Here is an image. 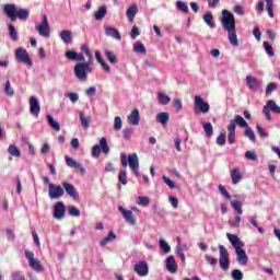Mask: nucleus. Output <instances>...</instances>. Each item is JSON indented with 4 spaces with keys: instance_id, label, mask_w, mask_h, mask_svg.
Here are the masks:
<instances>
[{
    "instance_id": "1",
    "label": "nucleus",
    "mask_w": 280,
    "mask_h": 280,
    "mask_svg": "<svg viewBox=\"0 0 280 280\" xmlns=\"http://www.w3.org/2000/svg\"><path fill=\"white\" fill-rule=\"evenodd\" d=\"M221 25L223 30L228 32V38L233 45V47H240V42L237 40V31L235 30V15L231 11L224 9L222 11Z\"/></svg>"
},
{
    "instance_id": "2",
    "label": "nucleus",
    "mask_w": 280,
    "mask_h": 280,
    "mask_svg": "<svg viewBox=\"0 0 280 280\" xmlns=\"http://www.w3.org/2000/svg\"><path fill=\"white\" fill-rule=\"evenodd\" d=\"M2 12L11 23H14L16 19H19V21H27L30 19V10L23 8L16 9V4L14 3L4 4Z\"/></svg>"
},
{
    "instance_id": "3",
    "label": "nucleus",
    "mask_w": 280,
    "mask_h": 280,
    "mask_svg": "<svg viewBox=\"0 0 280 280\" xmlns=\"http://www.w3.org/2000/svg\"><path fill=\"white\" fill-rule=\"evenodd\" d=\"M226 237L235 249L238 264L241 266H246L248 264V255H246V250H244V241L240 240L237 235L231 233H226Z\"/></svg>"
},
{
    "instance_id": "4",
    "label": "nucleus",
    "mask_w": 280,
    "mask_h": 280,
    "mask_svg": "<svg viewBox=\"0 0 280 280\" xmlns=\"http://www.w3.org/2000/svg\"><path fill=\"white\" fill-rule=\"evenodd\" d=\"M120 161L122 167H130V170L133 172L135 176L139 178L141 176V173H139V156L137 153H131L129 155H126V153L120 154Z\"/></svg>"
},
{
    "instance_id": "5",
    "label": "nucleus",
    "mask_w": 280,
    "mask_h": 280,
    "mask_svg": "<svg viewBox=\"0 0 280 280\" xmlns=\"http://www.w3.org/2000/svg\"><path fill=\"white\" fill-rule=\"evenodd\" d=\"M91 61L88 62H78L74 66V75L78 80H81V82H86L89 73L93 71V68H91Z\"/></svg>"
},
{
    "instance_id": "6",
    "label": "nucleus",
    "mask_w": 280,
    "mask_h": 280,
    "mask_svg": "<svg viewBox=\"0 0 280 280\" xmlns=\"http://www.w3.org/2000/svg\"><path fill=\"white\" fill-rule=\"evenodd\" d=\"M15 58L19 60V62H22L23 65H26L30 69L34 67V62L32 61V58H30V52L23 47H20L15 50Z\"/></svg>"
},
{
    "instance_id": "7",
    "label": "nucleus",
    "mask_w": 280,
    "mask_h": 280,
    "mask_svg": "<svg viewBox=\"0 0 280 280\" xmlns=\"http://www.w3.org/2000/svg\"><path fill=\"white\" fill-rule=\"evenodd\" d=\"M219 265L221 270H228L231 266V261L229 260V250L224 245H219Z\"/></svg>"
},
{
    "instance_id": "8",
    "label": "nucleus",
    "mask_w": 280,
    "mask_h": 280,
    "mask_svg": "<svg viewBox=\"0 0 280 280\" xmlns=\"http://www.w3.org/2000/svg\"><path fill=\"white\" fill-rule=\"evenodd\" d=\"M25 257L28 260L30 267L36 272H43L44 268L39 260L34 258V252L25 250Z\"/></svg>"
},
{
    "instance_id": "9",
    "label": "nucleus",
    "mask_w": 280,
    "mask_h": 280,
    "mask_svg": "<svg viewBox=\"0 0 280 280\" xmlns=\"http://www.w3.org/2000/svg\"><path fill=\"white\" fill-rule=\"evenodd\" d=\"M48 196L50 200H58V198L65 196V189L56 184H49Z\"/></svg>"
},
{
    "instance_id": "10",
    "label": "nucleus",
    "mask_w": 280,
    "mask_h": 280,
    "mask_svg": "<svg viewBox=\"0 0 280 280\" xmlns=\"http://www.w3.org/2000/svg\"><path fill=\"white\" fill-rule=\"evenodd\" d=\"M67 214V206L62 201H58L54 206V218L56 220H62L65 215Z\"/></svg>"
},
{
    "instance_id": "11",
    "label": "nucleus",
    "mask_w": 280,
    "mask_h": 280,
    "mask_svg": "<svg viewBox=\"0 0 280 280\" xmlns=\"http://www.w3.org/2000/svg\"><path fill=\"white\" fill-rule=\"evenodd\" d=\"M66 194L70 196L73 200H80V195L78 194V189H75V186L69 182H62L61 183Z\"/></svg>"
},
{
    "instance_id": "12",
    "label": "nucleus",
    "mask_w": 280,
    "mask_h": 280,
    "mask_svg": "<svg viewBox=\"0 0 280 280\" xmlns=\"http://www.w3.org/2000/svg\"><path fill=\"white\" fill-rule=\"evenodd\" d=\"M133 270L135 272H137V275H139V277H148V275L150 273L148 262L144 260H141L138 264H136Z\"/></svg>"
},
{
    "instance_id": "13",
    "label": "nucleus",
    "mask_w": 280,
    "mask_h": 280,
    "mask_svg": "<svg viewBox=\"0 0 280 280\" xmlns=\"http://www.w3.org/2000/svg\"><path fill=\"white\" fill-rule=\"evenodd\" d=\"M118 211L122 214V218L126 220V222H128V224H131V226L137 224V219L131 210H126V208L120 206L118 207Z\"/></svg>"
},
{
    "instance_id": "14",
    "label": "nucleus",
    "mask_w": 280,
    "mask_h": 280,
    "mask_svg": "<svg viewBox=\"0 0 280 280\" xmlns=\"http://www.w3.org/2000/svg\"><path fill=\"white\" fill-rule=\"evenodd\" d=\"M195 108H198L200 113L207 114L211 106L201 96L197 95L195 96Z\"/></svg>"
},
{
    "instance_id": "15",
    "label": "nucleus",
    "mask_w": 280,
    "mask_h": 280,
    "mask_svg": "<svg viewBox=\"0 0 280 280\" xmlns=\"http://www.w3.org/2000/svg\"><path fill=\"white\" fill-rule=\"evenodd\" d=\"M30 106H31V115L38 117V115H40V103L38 102V98H36V96L30 97Z\"/></svg>"
},
{
    "instance_id": "16",
    "label": "nucleus",
    "mask_w": 280,
    "mask_h": 280,
    "mask_svg": "<svg viewBox=\"0 0 280 280\" xmlns=\"http://www.w3.org/2000/svg\"><path fill=\"white\" fill-rule=\"evenodd\" d=\"M246 84L250 91H259V86H261V82L257 80L255 77L247 75L246 77Z\"/></svg>"
},
{
    "instance_id": "17",
    "label": "nucleus",
    "mask_w": 280,
    "mask_h": 280,
    "mask_svg": "<svg viewBox=\"0 0 280 280\" xmlns=\"http://www.w3.org/2000/svg\"><path fill=\"white\" fill-rule=\"evenodd\" d=\"M66 165H68V167H73L74 170H79L81 174H86V170L82 167V164L78 163L69 155L66 156Z\"/></svg>"
},
{
    "instance_id": "18",
    "label": "nucleus",
    "mask_w": 280,
    "mask_h": 280,
    "mask_svg": "<svg viewBox=\"0 0 280 280\" xmlns=\"http://www.w3.org/2000/svg\"><path fill=\"white\" fill-rule=\"evenodd\" d=\"M139 12V7L137 4H132L127 9L126 16L129 23H135V16H137Z\"/></svg>"
},
{
    "instance_id": "19",
    "label": "nucleus",
    "mask_w": 280,
    "mask_h": 280,
    "mask_svg": "<svg viewBox=\"0 0 280 280\" xmlns=\"http://www.w3.org/2000/svg\"><path fill=\"white\" fill-rule=\"evenodd\" d=\"M166 269L172 273L178 272V264H176L174 256H168L166 258Z\"/></svg>"
},
{
    "instance_id": "20",
    "label": "nucleus",
    "mask_w": 280,
    "mask_h": 280,
    "mask_svg": "<svg viewBox=\"0 0 280 280\" xmlns=\"http://www.w3.org/2000/svg\"><path fill=\"white\" fill-rule=\"evenodd\" d=\"M128 121L131 126H139L141 121V116L139 115V109H133L128 116Z\"/></svg>"
},
{
    "instance_id": "21",
    "label": "nucleus",
    "mask_w": 280,
    "mask_h": 280,
    "mask_svg": "<svg viewBox=\"0 0 280 280\" xmlns=\"http://www.w3.org/2000/svg\"><path fill=\"white\" fill-rule=\"evenodd\" d=\"M230 124H234V129L236 126H240L241 128H248V122L241 115H235L234 119H232Z\"/></svg>"
},
{
    "instance_id": "22",
    "label": "nucleus",
    "mask_w": 280,
    "mask_h": 280,
    "mask_svg": "<svg viewBox=\"0 0 280 280\" xmlns=\"http://www.w3.org/2000/svg\"><path fill=\"white\" fill-rule=\"evenodd\" d=\"M95 58L96 61L100 62L101 67L104 69L105 73H110V66L104 61V58L102 57V52L100 50L95 51Z\"/></svg>"
},
{
    "instance_id": "23",
    "label": "nucleus",
    "mask_w": 280,
    "mask_h": 280,
    "mask_svg": "<svg viewBox=\"0 0 280 280\" xmlns=\"http://www.w3.org/2000/svg\"><path fill=\"white\" fill-rule=\"evenodd\" d=\"M105 34L106 36H112V38H116V40H121V33H119L117 28L113 26H106Z\"/></svg>"
},
{
    "instance_id": "24",
    "label": "nucleus",
    "mask_w": 280,
    "mask_h": 280,
    "mask_svg": "<svg viewBox=\"0 0 280 280\" xmlns=\"http://www.w3.org/2000/svg\"><path fill=\"white\" fill-rule=\"evenodd\" d=\"M60 38L66 45H70V43H73V33L71 31L63 30L60 32Z\"/></svg>"
},
{
    "instance_id": "25",
    "label": "nucleus",
    "mask_w": 280,
    "mask_h": 280,
    "mask_svg": "<svg viewBox=\"0 0 280 280\" xmlns=\"http://www.w3.org/2000/svg\"><path fill=\"white\" fill-rule=\"evenodd\" d=\"M228 143H230V145H233V143H235V122L228 126Z\"/></svg>"
},
{
    "instance_id": "26",
    "label": "nucleus",
    "mask_w": 280,
    "mask_h": 280,
    "mask_svg": "<svg viewBox=\"0 0 280 280\" xmlns=\"http://www.w3.org/2000/svg\"><path fill=\"white\" fill-rule=\"evenodd\" d=\"M203 21L206 25L210 27V30H215V22H213V13H211V11L206 12L203 15Z\"/></svg>"
},
{
    "instance_id": "27",
    "label": "nucleus",
    "mask_w": 280,
    "mask_h": 280,
    "mask_svg": "<svg viewBox=\"0 0 280 280\" xmlns=\"http://www.w3.org/2000/svg\"><path fill=\"white\" fill-rule=\"evenodd\" d=\"M231 178L233 185H237V183L242 180V172L240 171V168L235 167L231 171Z\"/></svg>"
},
{
    "instance_id": "28",
    "label": "nucleus",
    "mask_w": 280,
    "mask_h": 280,
    "mask_svg": "<svg viewBox=\"0 0 280 280\" xmlns=\"http://www.w3.org/2000/svg\"><path fill=\"white\" fill-rule=\"evenodd\" d=\"M8 30L11 40H13V43L19 42V32L16 31V27H14V24L10 23Z\"/></svg>"
},
{
    "instance_id": "29",
    "label": "nucleus",
    "mask_w": 280,
    "mask_h": 280,
    "mask_svg": "<svg viewBox=\"0 0 280 280\" xmlns=\"http://www.w3.org/2000/svg\"><path fill=\"white\" fill-rule=\"evenodd\" d=\"M156 121L162 124V126H167V121H170V114L167 112H161L156 115Z\"/></svg>"
},
{
    "instance_id": "30",
    "label": "nucleus",
    "mask_w": 280,
    "mask_h": 280,
    "mask_svg": "<svg viewBox=\"0 0 280 280\" xmlns=\"http://www.w3.org/2000/svg\"><path fill=\"white\" fill-rule=\"evenodd\" d=\"M113 240H117V235L115 234V232L109 231L108 235L100 241V246L104 248V246H106V244H109V242H113Z\"/></svg>"
},
{
    "instance_id": "31",
    "label": "nucleus",
    "mask_w": 280,
    "mask_h": 280,
    "mask_svg": "<svg viewBox=\"0 0 280 280\" xmlns=\"http://www.w3.org/2000/svg\"><path fill=\"white\" fill-rule=\"evenodd\" d=\"M158 102L162 106H167V104H170V102H172V98L167 94L159 92L158 93Z\"/></svg>"
},
{
    "instance_id": "32",
    "label": "nucleus",
    "mask_w": 280,
    "mask_h": 280,
    "mask_svg": "<svg viewBox=\"0 0 280 280\" xmlns=\"http://www.w3.org/2000/svg\"><path fill=\"white\" fill-rule=\"evenodd\" d=\"M107 9L106 5H102L98 8V10L94 13V19L96 21H102V19H104V16H106L107 14Z\"/></svg>"
},
{
    "instance_id": "33",
    "label": "nucleus",
    "mask_w": 280,
    "mask_h": 280,
    "mask_svg": "<svg viewBox=\"0 0 280 280\" xmlns=\"http://www.w3.org/2000/svg\"><path fill=\"white\" fill-rule=\"evenodd\" d=\"M47 121L52 130H56V132H60V124L56 121V119H54V116L47 115Z\"/></svg>"
},
{
    "instance_id": "34",
    "label": "nucleus",
    "mask_w": 280,
    "mask_h": 280,
    "mask_svg": "<svg viewBox=\"0 0 280 280\" xmlns=\"http://www.w3.org/2000/svg\"><path fill=\"white\" fill-rule=\"evenodd\" d=\"M36 30H37L39 36H45L46 38H49L50 32H51L49 26H43L39 24L36 26Z\"/></svg>"
},
{
    "instance_id": "35",
    "label": "nucleus",
    "mask_w": 280,
    "mask_h": 280,
    "mask_svg": "<svg viewBox=\"0 0 280 280\" xmlns=\"http://www.w3.org/2000/svg\"><path fill=\"white\" fill-rule=\"evenodd\" d=\"M4 95L8 97H14V89H12V84L10 83V80H7L4 83Z\"/></svg>"
},
{
    "instance_id": "36",
    "label": "nucleus",
    "mask_w": 280,
    "mask_h": 280,
    "mask_svg": "<svg viewBox=\"0 0 280 280\" xmlns=\"http://www.w3.org/2000/svg\"><path fill=\"white\" fill-rule=\"evenodd\" d=\"M79 117H80L81 126L83 128H89V126H91V117H85L84 112H79Z\"/></svg>"
},
{
    "instance_id": "37",
    "label": "nucleus",
    "mask_w": 280,
    "mask_h": 280,
    "mask_svg": "<svg viewBox=\"0 0 280 280\" xmlns=\"http://www.w3.org/2000/svg\"><path fill=\"white\" fill-rule=\"evenodd\" d=\"M81 50L84 51L85 56L88 57V62L93 63L95 59L93 58V54L91 52V48L88 45H82Z\"/></svg>"
},
{
    "instance_id": "38",
    "label": "nucleus",
    "mask_w": 280,
    "mask_h": 280,
    "mask_svg": "<svg viewBox=\"0 0 280 280\" xmlns=\"http://www.w3.org/2000/svg\"><path fill=\"white\" fill-rule=\"evenodd\" d=\"M267 12L270 19H275V0H266Z\"/></svg>"
},
{
    "instance_id": "39",
    "label": "nucleus",
    "mask_w": 280,
    "mask_h": 280,
    "mask_svg": "<svg viewBox=\"0 0 280 280\" xmlns=\"http://www.w3.org/2000/svg\"><path fill=\"white\" fill-rule=\"evenodd\" d=\"M267 107L271 110V113H277V115H280V107L273 100H269L267 102Z\"/></svg>"
},
{
    "instance_id": "40",
    "label": "nucleus",
    "mask_w": 280,
    "mask_h": 280,
    "mask_svg": "<svg viewBox=\"0 0 280 280\" xmlns=\"http://www.w3.org/2000/svg\"><path fill=\"white\" fill-rule=\"evenodd\" d=\"M105 56L107 60L110 62V65H117V55L113 52L112 50H105Z\"/></svg>"
},
{
    "instance_id": "41",
    "label": "nucleus",
    "mask_w": 280,
    "mask_h": 280,
    "mask_svg": "<svg viewBox=\"0 0 280 280\" xmlns=\"http://www.w3.org/2000/svg\"><path fill=\"white\" fill-rule=\"evenodd\" d=\"M100 145L101 151H103V154H108L110 152V148L108 147V141L106 140V138H101Z\"/></svg>"
},
{
    "instance_id": "42",
    "label": "nucleus",
    "mask_w": 280,
    "mask_h": 280,
    "mask_svg": "<svg viewBox=\"0 0 280 280\" xmlns=\"http://www.w3.org/2000/svg\"><path fill=\"white\" fill-rule=\"evenodd\" d=\"M244 135L245 137H248L249 140H252L253 143H257V136H255V131L250 127H245Z\"/></svg>"
},
{
    "instance_id": "43",
    "label": "nucleus",
    "mask_w": 280,
    "mask_h": 280,
    "mask_svg": "<svg viewBox=\"0 0 280 280\" xmlns=\"http://www.w3.org/2000/svg\"><path fill=\"white\" fill-rule=\"evenodd\" d=\"M231 207L238 213V215H242V201L240 200H231Z\"/></svg>"
},
{
    "instance_id": "44",
    "label": "nucleus",
    "mask_w": 280,
    "mask_h": 280,
    "mask_svg": "<svg viewBox=\"0 0 280 280\" xmlns=\"http://www.w3.org/2000/svg\"><path fill=\"white\" fill-rule=\"evenodd\" d=\"M133 51H136V54H145V46L141 42H136L133 44Z\"/></svg>"
},
{
    "instance_id": "45",
    "label": "nucleus",
    "mask_w": 280,
    "mask_h": 280,
    "mask_svg": "<svg viewBox=\"0 0 280 280\" xmlns=\"http://www.w3.org/2000/svg\"><path fill=\"white\" fill-rule=\"evenodd\" d=\"M8 152L11 154V156H16L18 159L21 158V150L18 149L15 144H11L8 149Z\"/></svg>"
},
{
    "instance_id": "46",
    "label": "nucleus",
    "mask_w": 280,
    "mask_h": 280,
    "mask_svg": "<svg viewBox=\"0 0 280 280\" xmlns=\"http://www.w3.org/2000/svg\"><path fill=\"white\" fill-rule=\"evenodd\" d=\"M264 49L267 51V55L269 58H272L275 56V48H272V45H270L268 42H264Z\"/></svg>"
},
{
    "instance_id": "47",
    "label": "nucleus",
    "mask_w": 280,
    "mask_h": 280,
    "mask_svg": "<svg viewBox=\"0 0 280 280\" xmlns=\"http://www.w3.org/2000/svg\"><path fill=\"white\" fill-rule=\"evenodd\" d=\"M68 213L69 215H72V218H80V209H78L75 206L68 207Z\"/></svg>"
},
{
    "instance_id": "48",
    "label": "nucleus",
    "mask_w": 280,
    "mask_h": 280,
    "mask_svg": "<svg viewBox=\"0 0 280 280\" xmlns=\"http://www.w3.org/2000/svg\"><path fill=\"white\" fill-rule=\"evenodd\" d=\"M203 130L207 137H213V125L211 122H205Z\"/></svg>"
},
{
    "instance_id": "49",
    "label": "nucleus",
    "mask_w": 280,
    "mask_h": 280,
    "mask_svg": "<svg viewBox=\"0 0 280 280\" xmlns=\"http://www.w3.org/2000/svg\"><path fill=\"white\" fill-rule=\"evenodd\" d=\"M176 8L180 12H184V14H187V12H189V7L187 5V3L183 2V1H177L176 2Z\"/></svg>"
},
{
    "instance_id": "50",
    "label": "nucleus",
    "mask_w": 280,
    "mask_h": 280,
    "mask_svg": "<svg viewBox=\"0 0 280 280\" xmlns=\"http://www.w3.org/2000/svg\"><path fill=\"white\" fill-rule=\"evenodd\" d=\"M256 130L260 139H268V131H266V128L261 127L260 125H256Z\"/></svg>"
},
{
    "instance_id": "51",
    "label": "nucleus",
    "mask_w": 280,
    "mask_h": 280,
    "mask_svg": "<svg viewBox=\"0 0 280 280\" xmlns=\"http://www.w3.org/2000/svg\"><path fill=\"white\" fill-rule=\"evenodd\" d=\"M118 180L119 183H121V185H128V177H127L126 170L119 172Z\"/></svg>"
},
{
    "instance_id": "52",
    "label": "nucleus",
    "mask_w": 280,
    "mask_h": 280,
    "mask_svg": "<svg viewBox=\"0 0 280 280\" xmlns=\"http://www.w3.org/2000/svg\"><path fill=\"white\" fill-rule=\"evenodd\" d=\"M232 279L233 280H243L244 273L240 269H234V270H232Z\"/></svg>"
},
{
    "instance_id": "53",
    "label": "nucleus",
    "mask_w": 280,
    "mask_h": 280,
    "mask_svg": "<svg viewBox=\"0 0 280 280\" xmlns=\"http://www.w3.org/2000/svg\"><path fill=\"white\" fill-rule=\"evenodd\" d=\"M137 203L141 207H148V205H150V198L147 196H140L137 200Z\"/></svg>"
},
{
    "instance_id": "54",
    "label": "nucleus",
    "mask_w": 280,
    "mask_h": 280,
    "mask_svg": "<svg viewBox=\"0 0 280 280\" xmlns=\"http://www.w3.org/2000/svg\"><path fill=\"white\" fill-rule=\"evenodd\" d=\"M121 126H124V121L121 120V117L116 116L114 119V130L116 131L121 130Z\"/></svg>"
},
{
    "instance_id": "55",
    "label": "nucleus",
    "mask_w": 280,
    "mask_h": 280,
    "mask_svg": "<svg viewBox=\"0 0 280 280\" xmlns=\"http://www.w3.org/2000/svg\"><path fill=\"white\" fill-rule=\"evenodd\" d=\"M162 180L170 187V189H176V183L174 180L170 179V177L163 175Z\"/></svg>"
},
{
    "instance_id": "56",
    "label": "nucleus",
    "mask_w": 280,
    "mask_h": 280,
    "mask_svg": "<svg viewBox=\"0 0 280 280\" xmlns=\"http://www.w3.org/2000/svg\"><path fill=\"white\" fill-rule=\"evenodd\" d=\"M218 145H225L226 144V132H221L217 138Z\"/></svg>"
},
{
    "instance_id": "57",
    "label": "nucleus",
    "mask_w": 280,
    "mask_h": 280,
    "mask_svg": "<svg viewBox=\"0 0 280 280\" xmlns=\"http://www.w3.org/2000/svg\"><path fill=\"white\" fill-rule=\"evenodd\" d=\"M160 248H162L163 253H170L172 250V247H170V244L165 242V240H160Z\"/></svg>"
},
{
    "instance_id": "58",
    "label": "nucleus",
    "mask_w": 280,
    "mask_h": 280,
    "mask_svg": "<svg viewBox=\"0 0 280 280\" xmlns=\"http://www.w3.org/2000/svg\"><path fill=\"white\" fill-rule=\"evenodd\" d=\"M100 154H102V148L100 147V144H95L92 148V156H94V159H98Z\"/></svg>"
},
{
    "instance_id": "59",
    "label": "nucleus",
    "mask_w": 280,
    "mask_h": 280,
    "mask_svg": "<svg viewBox=\"0 0 280 280\" xmlns=\"http://www.w3.org/2000/svg\"><path fill=\"white\" fill-rule=\"evenodd\" d=\"M272 91H277V83L275 82H271L267 85L265 93L266 95H271Z\"/></svg>"
},
{
    "instance_id": "60",
    "label": "nucleus",
    "mask_w": 280,
    "mask_h": 280,
    "mask_svg": "<svg viewBox=\"0 0 280 280\" xmlns=\"http://www.w3.org/2000/svg\"><path fill=\"white\" fill-rule=\"evenodd\" d=\"M240 222H242V217L236 215V217H234V220L229 221V224H230V226L237 228V226H240Z\"/></svg>"
},
{
    "instance_id": "61",
    "label": "nucleus",
    "mask_w": 280,
    "mask_h": 280,
    "mask_svg": "<svg viewBox=\"0 0 280 280\" xmlns=\"http://www.w3.org/2000/svg\"><path fill=\"white\" fill-rule=\"evenodd\" d=\"M66 58H68V60H77L78 51H75V50L66 51Z\"/></svg>"
},
{
    "instance_id": "62",
    "label": "nucleus",
    "mask_w": 280,
    "mask_h": 280,
    "mask_svg": "<svg viewBox=\"0 0 280 280\" xmlns=\"http://www.w3.org/2000/svg\"><path fill=\"white\" fill-rule=\"evenodd\" d=\"M141 35V31H139V27L137 25H133L130 32V36L132 39L137 38V36Z\"/></svg>"
},
{
    "instance_id": "63",
    "label": "nucleus",
    "mask_w": 280,
    "mask_h": 280,
    "mask_svg": "<svg viewBox=\"0 0 280 280\" xmlns=\"http://www.w3.org/2000/svg\"><path fill=\"white\" fill-rule=\"evenodd\" d=\"M219 191L221 195H223L226 200H231V194L228 192L226 188H224V186L219 185Z\"/></svg>"
},
{
    "instance_id": "64",
    "label": "nucleus",
    "mask_w": 280,
    "mask_h": 280,
    "mask_svg": "<svg viewBox=\"0 0 280 280\" xmlns=\"http://www.w3.org/2000/svg\"><path fill=\"white\" fill-rule=\"evenodd\" d=\"M13 280H25V276L23 275V271H15L12 273Z\"/></svg>"
}]
</instances>
